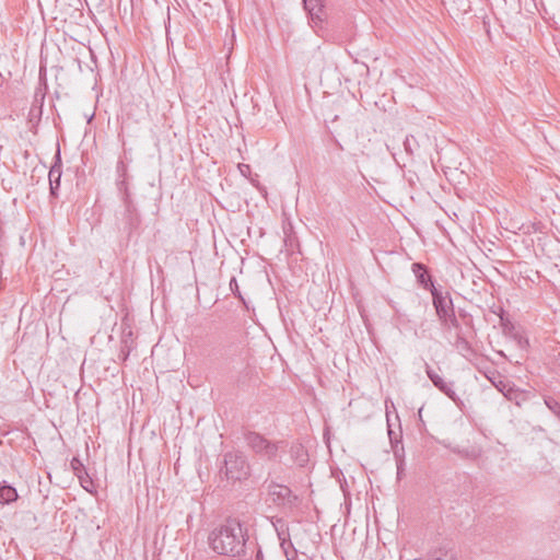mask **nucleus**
<instances>
[{
  "label": "nucleus",
  "instance_id": "obj_1",
  "mask_svg": "<svg viewBox=\"0 0 560 560\" xmlns=\"http://www.w3.org/2000/svg\"><path fill=\"white\" fill-rule=\"evenodd\" d=\"M211 548L219 555H240L245 547V536L240 522L229 518L209 535Z\"/></svg>",
  "mask_w": 560,
  "mask_h": 560
},
{
  "label": "nucleus",
  "instance_id": "obj_2",
  "mask_svg": "<svg viewBox=\"0 0 560 560\" xmlns=\"http://www.w3.org/2000/svg\"><path fill=\"white\" fill-rule=\"evenodd\" d=\"M432 303L441 325L445 328H458L459 323L456 318L453 300L448 292H443L436 288H431Z\"/></svg>",
  "mask_w": 560,
  "mask_h": 560
},
{
  "label": "nucleus",
  "instance_id": "obj_3",
  "mask_svg": "<svg viewBox=\"0 0 560 560\" xmlns=\"http://www.w3.org/2000/svg\"><path fill=\"white\" fill-rule=\"evenodd\" d=\"M247 447L267 459L275 458L278 452L276 443L268 441L265 436L256 432H247Z\"/></svg>",
  "mask_w": 560,
  "mask_h": 560
},
{
  "label": "nucleus",
  "instance_id": "obj_4",
  "mask_svg": "<svg viewBox=\"0 0 560 560\" xmlns=\"http://www.w3.org/2000/svg\"><path fill=\"white\" fill-rule=\"evenodd\" d=\"M425 373L430 381L433 383V385L443 394H445L450 399H452L454 402H457L459 400V397L457 396L455 389H454V382L445 381L442 376H440L429 364H425Z\"/></svg>",
  "mask_w": 560,
  "mask_h": 560
},
{
  "label": "nucleus",
  "instance_id": "obj_5",
  "mask_svg": "<svg viewBox=\"0 0 560 560\" xmlns=\"http://www.w3.org/2000/svg\"><path fill=\"white\" fill-rule=\"evenodd\" d=\"M245 460L242 457L233 456L232 454H228L225 456V475L228 479L234 481H241L245 476L243 470V466Z\"/></svg>",
  "mask_w": 560,
  "mask_h": 560
},
{
  "label": "nucleus",
  "instance_id": "obj_6",
  "mask_svg": "<svg viewBox=\"0 0 560 560\" xmlns=\"http://www.w3.org/2000/svg\"><path fill=\"white\" fill-rule=\"evenodd\" d=\"M70 466H71L74 475L80 480V485L82 486V488L85 489L86 491L91 492V488L93 487V480L86 472L85 467L82 464V462L79 458L73 457L70 462Z\"/></svg>",
  "mask_w": 560,
  "mask_h": 560
},
{
  "label": "nucleus",
  "instance_id": "obj_7",
  "mask_svg": "<svg viewBox=\"0 0 560 560\" xmlns=\"http://www.w3.org/2000/svg\"><path fill=\"white\" fill-rule=\"evenodd\" d=\"M411 269L418 283L422 288L428 289L430 291L431 288H435L431 279V276L429 275L428 269L423 264L415 262L412 264Z\"/></svg>",
  "mask_w": 560,
  "mask_h": 560
},
{
  "label": "nucleus",
  "instance_id": "obj_8",
  "mask_svg": "<svg viewBox=\"0 0 560 560\" xmlns=\"http://www.w3.org/2000/svg\"><path fill=\"white\" fill-rule=\"evenodd\" d=\"M283 233H284V246L289 253H294L295 249L299 247V242L296 235L292 231L291 223H288L287 225H283Z\"/></svg>",
  "mask_w": 560,
  "mask_h": 560
},
{
  "label": "nucleus",
  "instance_id": "obj_9",
  "mask_svg": "<svg viewBox=\"0 0 560 560\" xmlns=\"http://www.w3.org/2000/svg\"><path fill=\"white\" fill-rule=\"evenodd\" d=\"M48 177H49L50 194L52 196H56L57 190L60 187L61 165L55 164L54 166H51Z\"/></svg>",
  "mask_w": 560,
  "mask_h": 560
},
{
  "label": "nucleus",
  "instance_id": "obj_10",
  "mask_svg": "<svg viewBox=\"0 0 560 560\" xmlns=\"http://www.w3.org/2000/svg\"><path fill=\"white\" fill-rule=\"evenodd\" d=\"M18 499L16 489L5 482L0 483V502L9 504Z\"/></svg>",
  "mask_w": 560,
  "mask_h": 560
},
{
  "label": "nucleus",
  "instance_id": "obj_11",
  "mask_svg": "<svg viewBox=\"0 0 560 560\" xmlns=\"http://www.w3.org/2000/svg\"><path fill=\"white\" fill-rule=\"evenodd\" d=\"M495 314L500 317V326L505 336L512 337L513 332H517L512 320L505 315V312L502 307L499 308L498 312L494 311Z\"/></svg>",
  "mask_w": 560,
  "mask_h": 560
},
{
  "label": "nucleus",
  "instance_id": "obj_12",
  "mask_svg": "<svg viewBox=\"0 0 560 560\" xmlns=\"http://www.w3.org/2000/svg\"><path fill=\"white\" fill-rule=\"evenodd\" d=\"M310 15L313 27L319 26L324 21V7L319 4L316 7H310L305 9Z\"/></svg>",
  "mask_w": 560,
  "mask_h": 560
},
{
  "label": "nucleus",
  "instance_id": "obj_13",
  "mask_svg": "<svg viewBox=\"0 0 560 560\" xmlns=\"http://www.w3.org/2000/svg\"><path fill=\"white\" fill-rule=\"evenodd\" d=\"M427 560H456L455 555L446 548H436L431 551Z\"/></svg>",
  "mask_w": 560,
  "mask_h": 560
},
{
  "label": "nucleus",
  "instance_id": "obj_14",
  "mask_svg": "<svg viewBox=\"0 0 560 560\" xmlns=\"http://www.w3.org/2000/svg\"><path fill=\"white\" fill-rule=\"evenodd\" d=\"M454 452L460 457L476 459L480 456L481 451L479 448H455Z\"/></svg>",
  "mask_w": 560,
  "mask_h": 560
},
{
  "label": "nucleus",
  "instance_id": "obj_15",
  "mask_svg": "<svg viewBox=\"0 0 560 560\" xmlns=\"http://www.w3.org/2000/svg\"><path fill=\"white\" fill-rule=\"evenodd\" d=\"M545 404L548 409L560 420V402L552 397H546Z\"/></svg>",
  "mask_w": 560,
  "mask_h": 560
},
{
  "label": "nucleus",
  "instance_id": "obj_16",
  "mask_svg": "<svg viewBox=\"0 0 560 560\" xmlns=\"http://www.w3.org/2000/svg\"><path fill=\"white\" fill-rule=\"evenodd\" d=\"M281 547H282L288 560H293L295 558L296 550L293 548V545L290 540H285L283 538L281 541Z\"/></svg>",
  "mask_w": 560,
  "mask_h": 560
},
{
  "label": "nucleus",
  "instance_id": "obj_17",
  "mask_svg": "<svg viewBox=\"0 0 560 560\" xmlns=\"http://www.w3.org/2000/svg\"><path fill=\"white\" fill-rule=\"evenodd\" d=\"M247 170V180L250 182L260 192L264 197L267 196V189L265 186H260L257 178L253 177L249 171V166H246Z\"/></svg>",
  "mask_w": 560,
  "mask_h": 560
},
{
  "label": "nucleus",
  "instance_id": "obj_18",
  "mask_svg": "<svg viewBox=\"0 0 560 560\" xmlns=\"http://www.w3.org/2000/svg\"><path fill=\"white\" fill-rule=\"evenodd\" d=\"M495 387L509 399L512 398V395L514 394V390L512 387L508 386L505 383L500 381L498 384L494 383Z\"/></svg>",
  "mask_w": 560,
  "mask_h": 560
},
{
  "label": "nucleus",
  "instance_id": "obj_19",
  "mask_svg": "<svg viewBox=\"0 0 560 560\" xmlns=\"http://www.w3.org/2000/svg\"><path fill=\"white\" fill-rule=\"evenodd\" d=\"M511 338H513L516 341L517 346L521 349H526L528 347V339L525 338L521 332H513V336Z\"/></svg>",
  "mask_w": 560,
  "mask_h": 560
},
{
  "label": "nucleus",
  "instance_id": "obj_20",
  "mask_svg": "<svg viewBox=\"0 0 560 560\" xmlns=\"http://www.w3.org/2000/svg\"><path fill=\"white\" fill-rule=\"evenodd\" d=\"M230 289L245 304V299L242 295L238 283L234 277L230 280Z\"/></svg>",
  "mask_w": 560,
  "mask_h": 560
},
{
  "label": "nucleus",
  "instance_id": "obj_21",
  "mask_svg": "<svg viewBox=\"0 0 560 560\" xmlns=\"http://www.w3.org/2000/svg\"><path fill=\"white\" fill-rule=\"evenodd\" d=\"M276 488H277L278 490H277V491H276V490H273V491H272V493H273V494H277V495H278V498H282V499H284V498H287V497H289V495L291 494L290 489H289L288 487H284V486H277Z\"/></svg>",
  "mask_w": 560,
  "mask_h": 560
},
{
  "label": "nucleus",
  "instance_id": "obj_22",
  "mask_svg": "<svg viewBox=\"0 0 560 560\" xmlns=\"http://www.w3.org/2000/svg\"><path fill=\"white\" fill-rule=\"evenodd\" d=\"M413 144H416V139L412 136L407 137L405 142H404L406 151L409 152V153H413V149H415Z\"/></svg>",
  "mask_w": 560,
  "mask_h": 560
},
{
  "label": "nucleus",
  "instance_id": "obj_23",
  "mask_svg": "<svg viewBox=\"0 0 560 560\" xmlns=\"http://www.w3.org/2000/svg\"><path fill=\"white\" fill-rule=\"evenodd\" d=\"M456 347L460 350H468L469 349V345L467 342V340L463 337H457L456 339Z\"/></svg>",
  "mask_w": 560,
  "mask_h": 560
},
{
  "label": "nucleus",
  "instance_id": "obj_24",
  "mask_svg": "<svg viewBox=\"0 0 560 560\" xmlns=\"http://www.w3.org/2000/svg\"><path fill=\"white\" fill-rule=\"evenodd\" d=\"M118 189H119L120 191H124V194H125V199L127 200V199H128V197H129V192H128V186H127V183H126V180H125L124 178H122V179H120V180L118 182Z\"/></svg>",
  "mask_w": 560,
  "mask_h": 560
},
{
  "label": "nucleus",
  "instance_id": "obj_25",
  "mask_svg": "<svg viewBox=\"0 0 560 560\" xmlns=\"http://www.w3.org/2000/svg\"><path fill=\"white\" fill-rule=\"evenodd\" d=\"M304 9L322 4V0H303Z\"/></svg>",
  "mask_w": 560,
  "mask_h": 560
},
{
  "label": "nucleus",
  "instance_id": "obj_26",
  "mask_svg": "<svg viewBox=\"0 0 560 560\" xmlns=\"http://www.w3.org/2000/svg\"><path fill=\"white\" fill-rule=\"evenodd\" d=\"M117 172L119 173L120 176H125L126 174V165L122 161L118 162L117 164Z\"/></svg>",
  "mask_w": 560,
  "mask_h": 560
},
{
  "label": "nucleus",
  "instance_id": "obj_27",
  "mask_svg": "<svg viewBox=\"0 0 560 560\" xmlns=\"http://www.w3.org/2000/svg\"><path fill=\"white\" fill-rule=\"evenodd\" d=\"M243 167H245V164H243V163H238V164H237V168L240 170V172L242 173V175H245V171L243 170Z\"/></svg>",
  "mask_w": 560,
  "mask_h": 560
},
{
  "label": "nucleus",
  "instance_id": "obj_28",
  "mask_svg": "<svg viewBox=\"0 0 560 560\" xmlns=\"http://www.w3.org/2000/svg\"><path fill=\"white\" fill-rule=\"evenodd\" d=\"M262 559H264L262 553L260 550H258L255 560H262Z\"/></svg>",
  "mask_w": 560,
  "mask_h": 560
},
{
  "label": "nucleus",
  "instance_id": "obj_29",
  "mask_svg": "<svg viewBox=\"0 0 560 560\" xmlns=\"http://www.w3.org/2000/svg\"><path fill=\"white\" fill-rule=\"evenodd\" d=\"M401 470H402V462H399L397 464V472H398V475L400 474Z\"/></svg>",
  "mask_w": 560,
  "mask_h": 560
},
{
  "label": "nucleus",
  "instance_id": "obj_30",
  "mask_svg": "<svg viewBox=\"0 0 560 560\" xmlns=\"http://www.w3.org/2000/svg\"><path fill=\"white\" fill-rule=\"evenodd\" d=\"M232 348H233V347H232V345H230V346L228 347V349H226V352H228V353H232V352H233V349H232Z\"/></svg>",
  "mask_w": 560,
  "mask_h": 560
},
{
  "label": "nucleus",
  "instance_id": "obj_31",
  "mask_svg": "<svg viewBox=\"0 0 560 560\" xmlns=\"http://www.w3.org/2000/svg\"><path fill=\"white\" fill-rule=\"evenodd\" d=\"M246 233H247V236H250V229L249 228H247Z\"/></svg>",
  "mask_w": 560,
  "mask_h": 560
},
{
  "label": "nucleus",
  "instance_id": "obj_32",
  "mask_svg": "<svg viewBox=\"0 0 560 560\" xmlns=\"http://www.w3.org/2000/svg\"><path fill=\"white\" fill-rule=\"evenodd\" d=\"M392 433H393V432H392V430H389V431H388V434H389V436H390V441L393 442Z\"/></svg>",
  "mask_w": 560,
  "mask_h": 560
}]
</instances>
